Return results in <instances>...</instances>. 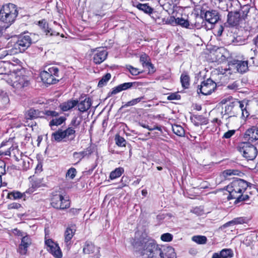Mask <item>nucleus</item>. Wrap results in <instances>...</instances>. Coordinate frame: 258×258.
<instances>
[{"instance_id": "obj_1", "label": "nucleus", "mask_w": 258, "mask_h": 258, "mask_svg": "<svg viewBox=\"0 0 258 258\" xmlns=\"http://www.w3.org/2000/svg\"><path fill=\"white\" fill-rule=\"evenodd\" d=\"M248 186V182L240 178H236L227 186L226 190L229 193L228 200L235 199L234 203L237 204L240 202L246 201L249 199L247 195L243 193Z\"/></svg>"}, {"instance_id": "obj_2", "label": "nucleus", "mask_w": 258, "mask_h": 258, "mask_svg": "<svg viewBox=\"0 0 258 258\" xmlns=\"http://www.w3.org/2000/svg\"><path fill=\"white\" fill-rule=\"evenodd\" d=\"M250 7L248 5H244L235 11H230L228 13L225 24L231 27L238 26L246 19Z\"/></svg>"}, {"instance_id": "obj_3", "label": "nucleus", "mask_w": 258, "mask_h": 258, "mask_svg": "<svg viewBox=\"0 0 258 258\" xmlns=\"http://www.w3.org/2000/svg\"><path fill=\"white\" fill-rule=\"evenodd\" d=\"M18 14L15 5L10 3L4 5L0 10V21L5 24V27H8L15 22Z\"/></svg>"}, {"instance_id": "obj_4", "label": "nucleus", "mask_w": 258, "mask_h": 258, "mask_svg": "<svg viewBox=\"0 0 258 258\" xmlns=\"http://www.w3.org/2000/svg\"><path fill=\"white\" fill-rule=\"evenodd\" d=\"M40 77L44 83L51 85L56 83L61 79L59 76V70L56 67H52L41 72Z\"/></svg>"}, {"instance_id": "obj_5", "label": "nucleus", "mask_w": 258, "mask_h": 258, "mask_svg": "<svg viewBox=\"0 0 258 258\" xmlns=\"http://www.w3.org/2000/svg\"><path fill=\"white\" fill-rule=\"evenodd\" d=\"M32 40L30 35L27 33L20 35L17 41L14 43L13 48L16 53L23 52L30 46Z\"/></svg>"}, {"instance_id": "obj_6", "label": "nucleus", "mask_w": 258, "mask_h": 258, "mask_svg": "<svg viewBox=\"0 0 258 258\" xmlns=\"http://www.w3.org/2000/svg\"><path fill=\"white\" fill-rule=\"evenodd\" d=\"M51 205L56 209L64 210L69 208L70 203L60 191H55L52 194Z\"/></svg>"}, {"instance_id": "obj_7", "label": "nucleus", "mask_w": 258, "mask_h": 258, "mask_svg": "<svg viewBox=\"0 0 258 258\" xmlns=\"http://www.w3.org/2000/svg\"><path fill=\"white\" fill-rule=\"evenodd\" d=\"M238 148L239 152L247 161L253 160L257 155L256 147L249 143H242Z\"/></svg>"}, {"instance_id": "obj_8", "label": "nucleus", "mask_w": 258, "mask_h": 258, "mask_svg": "<svg viewBox=\"0 0 258 258\" xmlns=\"http://www.w3.org/2000/svg\"><path fill=\"white\" fill-rule=\"evenodd\" d=\"M201 16L211 24V28H212L213 25L220 19V16L219 13L215 10L209 9V10H206L202 9L201 10Z\"/></svg>"}, {"instance_id": "obj_9", "label": "nucleus", "mask_w": 258, "mask_h": 258, "mask_svg": "<svg viewBox=\"0 0 258 258\" xmlns=\"http://www.w3.org/2000/svg\"><path fill=\"white\" fill-rule=\"evenodd\" d=\"M216 84L212 79H208L201 83L197 90L198 94L201 93L204 95L211 94L216 88Z\"/></svg>"}, {"instance_id": "obj_10", "label": "nucleus", "mask_w": 258, "mask_h": 258, "mask_svg": "<svg viewBox=\"0 0 258 258\" xmlns=\"http://www.w3.org/2000/svg\"><path fill=\"white\" fill-rule=\"evenodd\" d=\"M229 70H232L234 72L244 73L248 70L247 61L238 60L233 59L228 63Z\"/></svg>"}, {"instance_id": "obj_11", "label": "nucleus", "mask_w": 258, "mask_h": 258, "mask_svg": "<svg viewBox=\"0 0 258 258\" xmlns=\"http://www.w3.org/2000/svg\"><path fill=\"white\" fill-rule=\"evenodd\" d=\"M142 244V253L149 256V253H151L154 250L155 247H157V244L155 241L152 239L144 238L141 242Z\"/></svg>"}, {"instance_id": "obj_12", "label": "nucleus", "mask_w": 258, "mask_h": 258, "mask_svg": "<svg viewBox=\"0 0 258 258\" xmlns=\"http://www.w3.org/2000/svg\"><path fill=\"white\" fill-rule=\"evenodd\" d=\"M46 249L56 258H61L62 253L58 244L52 241L51 239H47L45 241Z\"/></svg>"}, {"instance_id": "obj_13", "label": "nucleus", "mask_w": 258, "mask_h": 258, "mask_svg": "<svg viewBox=\"0 0 258 258\" xmlns=\"http://www.w3.org/2000/svg\"><path fill=\"white\" fill-rule=\"evenodd\" d=\"M138 82H128L124 83L118 85L117 86L112 88V91L109 92L108 96L109 97L111 95H115L122 91L126 90L132 87L136 88L138 86Z\"/></svg>"}, {"instance_id": "obj_14", "label": "nucleus", "mask_w": 258, "mask_h": 258, "mask_svg": "<svg viewBox=\"0 0 258 258\" xmlns=\"http://www.w3.org/2000/svg\"><path fill=\"white\" fill-rule=\"evenodd\" d=\"M107 51L104 48H100L93 50V62L96 64H100L107 58Z\"/></svg>"}, {"instance_id": "obj_15", "label": "nucleus", "mask_w": 258, "mask_h": 258, "mask_svg": "<svg viewBox=\"0 0 258 258\" xmlns=\"http://www.w3.org/2000/svg\"><path fill=\"white\" fill-rule=\"evenodd\" d=\"M13 86L20 90L29 85V82L25 76L16 75L13 80Z\"/></svg>"}, {"instance_id": "obj_16", "label": "nucleus", "mask_w": 258, "mask_h": 258, "mask_svg": "<svg viewBox=\"0 0 258 258\" xmlns=\"http://www.w3.org/2000/svg\"><path fill=\"white\" fill-rule=\"evenodd\" d=\"M244 139L249 142H254L258 140V127L252 126L246 130L244 136Z\"/></svg>"}, {"instance_id": "obj_17", "label": "nucleus", "mask_w": 258, "mask_h": 258, "mask_svg": "<svg viewBox=\"0 0 258 258\" xmlns=\"http://www.w3.org/2000/svg\"><path fill=\"white\" fill-rule=\"evenodd\" d=\"M31 244V239L28 235L23 236L21 243L19 245L18 252L21 254H25L27 253L28 247Z\"/></svg>"}, {"instance_id": "obj_18", "label": "nucleus", "mask_w": 258, "mask_h": 258, "mask_svg": "<svg viewBox=\"0 0 258 258\" xmlns=\"http://www.w3.org/2000/svg\"><path fill=\"white\" fill-rule=\"evenodd\" d=\"M92 153V151L90 147L87 148L85 150L80 152H75L73 154V160L76 162L75 165L79 163L85 156H89Z\"/></svg>"}, {"instance_id": "obj_19", "label": "nucleus", "mask_w": 258, "mask_h": 258, "mask_svg": "<svg viewBox=\"0 0 258 258\" xmlns=\"http://www.w3.org/2000/svg\"><path fill=\"white\" fill-rule=\"evenodd\" d=\"M92 99L90 97H86L84 100L78 101V110L81 112L87 111L92 105Z\"/></svg>"}, {"instance_id": "obj_20", "label": "nucleus", "mask_w": 258, "mask_h": 258, "mask_svg": "<svg viewBox=\"0 0 258 258\" xmlns=\"http://www.w3.org/2000/svg\"><path fill=\"white\" fill-rule=\"evenodd\" d=\"M38 26L46 35L57 36L59 35V33L53 31L51 28L48 27V24L44 19L38 22Z\"/></svg>"}, {"instance_id": "obj_21", "label": "nucleus", "mask_w": 258, "mask_h": 258, "mask_svg": "<svg viewBox=\"0 0 258 258\" xmlns=\"http://www.w3.org/2000/svg\"><path fill=\"white\" fill-rule=\"evenodd\" d=\"M44 112L40 111L38 109H34L33 108L30 109L26 115L27 119H33L38 117H44Z\"/></svg>"}, {"instance_id": "obj_22", "label": "nucleus", "mask_w": 258, "mask_h": 258, "mask_svg": "<svg viewBox=\"0 0 258 258\" xmlns=\"http://www.w3.org/2000/svg\"><path fill=\"white\" fill-rule=\"evenodd\" d=\"M78 103V100H69L60 104V107L62 111H67L74 108Z\"/></svg>"}, {"instance_id": "obj_23", "label": "nucleus", "mask_w": 258, "mask_h": 258, "mask_svg": "<svg viewBox=\"0 0 258 258\" xmlns=\"http://www.w3.org/2000/svg\"><path fill=\"white\" fill-rule=\"evenodd\" d=\"M162 256L163 258H176L174 249L171 246L164 247Z\"/></svg>"}, {"instance_id": "obj_24", "label": "nucleus", "mask_w": 258, "mask_h": 258, "mask_svg": "<svg viewBox=\"0 0 258 258\" xmlns=\"http://www.w3.org/2000/svg\"><path fill=\"white\" fill-rule=\"evenodd\" d=\"M226 6H227V11L228 13L230 11H235L242 7L240 3L237 0H226Z\"/></svg>"}, {"instance_id": "obj_25", "label": "nucleus", "mask_w": 258, "mask_h": 258, "mask_svg": "<svg viewBox=\"0 0 258 258\" xmlns=\"http://www.w3.org/2000/svg\"><path fill=\"white\" fill-rule=\"evenodd\" d=\"M76 231V227L75 225H72L68 227L64 232L65 242L66 243L69 242Z\"/></svg>"}, {"instance_id": "obj_26", "label": "nucleus", "mask_w": 258, "mask_h": 258, "mask_svg": "<svg viewBox=\"0 0 258 258\" xmlns=\"http://www.w3.org/2000/svg\"><path fill=\"white\" fill-rule=\"evenodd\" d=\"M136 7L140 11L144 12L145 13L151 15L154 11V9L150 7L148 4L139 3Z\"/></svg>"}, {"instance_id": "obj_27", "label": "nucleus", "mask_w": 258, "mask_h": 258, "mask_svg": "<svg viewBox=\"0 0 258 258\" xmlns=\"http://www.w3.org/2000/svg\"><path fill=\"white\" fill-rule=\"evenodd\" d=\"M66 118L64 116H60L58 117H55L54 118H52L49 123V125L50 126L52 130H54L53 128V126H58L61 124L64 121Z\"/></svg>"}, {"instance_id": "obj_28", "label": "nucleus", "mask_w": 258, "mask_h": 258, "mask_svg": "<svg viewBox=\"0 0 258 258\" xmlns=\"http://www.w3.org/2000/svg\"><path fill=\"white\" fill-rule=\"evenodd\" d=\"M66 138L64 133L63 130H58L52 134V139L57 142H61L63 139Z\"/></svg>"}, {"instance_id": "obj_29", "label": "nucleus", "mask_w": 258, "mask_h": 258, "mask_svg": "<svg viewBox=\"0 0 258 258\" xmlns=\"http://www.w3.org/2000/svg\"><path fill=\"white\" fill-rule=\"evenodd\" d=\"M154 249L151 253H149L148 258H163L162 257L163 249H161L157 245V247H155Z\"/></svg>"}, {"instance_id": "obj_30", "label": "nucleus", "mask_w": 258, "mask_h": 258, "mask_svg": "<svg viewBox=\"0 0 258 258\" xmlns=\"http://www.w3.org/2000/svg\"><path fill=\"white\" fill-rule=\"evenodd\" d=\"M235 104L236 106H238L240 108L243 117H247L249 116V114L246 110V106H245L243 101H239L236 100H235Z\"/></svg>"}, {"instance_id": "obj_31", "label": "nucleus", "mask_w": 258, "mask_h": 258, "mask_svg": "<svg viewBox=\"0 0 258 258\" xmlns=\"http://www.w3.org/2000/svg\"><path fill=\"white\" fill-rule=\"evenodd\" d=\"M235 100L232 102H230L229 104H227L225 106L224 111L221 112L222 118H224V116L225 115L231 114L232 110L234 107H235Z\"/></svg>"}, {"instance_id": "obj_32", "label": "nucleus", "mask_w": 258, "mask_h": 258, "mask_svg": "<svg viewBox=\"0 0 258 258\" xmlns=\"http://www.w3.org/2000/svg\"><path fill=\"white\" fill-rule=\"evenodd\" d=\"M95 247L90 241H86L83 247V252L85 254H90L94 252Z\"/></svg>"}, {"instance_id": "obj_33", "label": "nucleus", "mask_w": 258, "mask_h": 258, "mask_svg": "<svg viewBox=\"0 0 258 258\" xmlns=\"http://www.w3.org/2000/svg\"><path fill=\"white\" fill-rule=\"evenodd\" d=\"M66 138H67L69 140L73 141L75 139L76 135V131L74 128L69 127L63 131Z\"/></svg>"}, {"instance_id": "obj_34", "label": "nucleus", "mask_w": 258, "mask_h": 258, "mask_svg": "<svg viewBox=\"0 0 258 258\" xmlns=\"http://www.w3.org/2000/svg\"><path fill=\"white\" fill-rule=\"evenodd\" d=\"M10 99L8 95H3L0 96V109L3 110L9 105Z\"/></svg>"}, {"instance_id": "obj_35", "label": "nucleus", "mask_w": 258, "mask_h": 258, "mask_svg": "<svg viewBox=\"0 0 258 258\" xmlns=\"http://www.w3.org/2000/svg\"><path fill=\"white\" fill-rule=\"evenodd\" d=\"M172 131L177 136L183 137L184 136L185 131L184 128L180 125L174 124L172 126Z\"/></svg>"}, {"instance_id": "obj_36", "label": "nucleus", "mask_w": 258, "mask_h": 258, "mask_svg": "<svg viewBox=\"0 0 258 258\" xmlns=\"http://www.w3.org/2000/svg\"><path fill=\"white\" fill-rule=\"evenodd\" d=\"M124 172V169L122 167L116 168L114 170L111 172L109 178L111 179H114L120 177Z\"/></svg>"}, {"instance_id": "obj_37", "label": "nucleus", "mask_w": 258, "mask_h": 258, "mask_svg": "<svg viewBox=\"0 0 258 258\" xmlns=\"http://www.w3.org/2000/svg\"><path fill=\"white\" fill-rule=\"evenodd\" d=\"M246 223V219L244 217H237L226 223V226H230L237 224H242Z\"/></svg>"}, {"instance_id": "obj_38", "label": "nucleus", "mask_w": 258, "mask_h": 258, "mask_svg": "<svg viewBox=\"0 0 258 258\" xmlns=\"http://www.w3.org/2000/svg\"><path fill=\"white\" fill-rule=\"evenodd\" d=\"M222 258H231L233 256V252L231 249L225 248L220 251Z\"/></svg>"}, {"instance_id": "obj_39", "label": "nucleus", "mask_w": 258, "mask_h": 258, "mask_svg": "<svg viewBox=\"0 0 258 258\" xmlns=\"http://www.w3.org/2000/svg\"><path fill=\"white\" fill-rule=\"evenodd\" d=\"M189 77L188 75L182 74L180 77V82L182 86L184 88H188L189 85Z\"/></svg>"}, {"instance_id": "obj_40", "label": "nucleus", "mask_w": 258, "mask_h": 258, "mask_svg": "<svg viewBox=\"0 0 258 258\" xmlns=\"http://www.w3.org/2000/svg\"><path fill=\"white\" fill-rule=\"evenodd\" d=\"M192 240L198 244H203L206 243L207 238L205 236L196 235L192 237Z\"/></svg>"}, {"instance_id": "obj_41", "label": "nucleus", "mask_w": 258, "mask_h": 258, "mask_svg": "<svg viewBox=\"0 0 258 258\" xmlns=\"http://www.w3.org/2000/svg\"><path fill=\"white\" fill-rule=\"evenodd\" d=\"M111 75L109 73L106 74L104 76L102 77V78L99 81L98 84V86L99 87H102L104 85H105L107 82L110 79Z\"/></svg>"}, {"instance_id": "obj_42", "label": "nucleus", "mask_w": 258, "mask_h": 258, "mask_svg": "<svg viewBox=\"0 0 258 258\" xmlns=\"http://www.w3.org/2000/svg\"><path fill=\"white\" fill-rule=\"evenodd\" d=\"M144 99V96H142L140 97H138L135 99H133L132 100L128 101L127 102L125 103L124 105H123L122 107H126L128 106H134L137 103L141 102L142 100Z\"/></svg>"}, {"instance_id": "obj_43", "label": "nucleus", "mask_w": 258, "mask_h": 258, "mask_svg": "<svg viewBox=\"0 0 258 258\" xmlns=\"http://www.w3.org/2000/svg\"><path fill=\"white\" fill-rule=\"evenodd\" d=\"M115 141L116 142V144L119 147H124L125 146V144L126 143V142L125 140L120 137L119 135H116L115 137Z\"/></svg>"}, {"instance_id": "obj_44", "label": "nucleus", "mask_w": 258, "mask_h": 258, "mask_svg": "<svg viewBox=\"0 0 258 258\" xmlns=\"http://www.w3.org/2000/svg\"><path fill=\"white\" fill-rule=\"evenodd\" d=\"M82 121L81 117L74 116L71 120V125H72L74 128L78 127L81 124Z\"/></svg>"}, {"instance_id": "obj_45", "label": "nucleus", "mask_w": 258, "mask_h": 258, "mask_svg": "<svg viewBox=\"0 0 258 258\" xmlns=\"http://www.w3.org/2000/svg\"><path fill=\"white\" fill-rule=\"evenodd\" d=\"M247 38H243L240 36H237L233 40L236 45H242L247 43Z\"/></svg>"}, {"instance_id": "obj_46", "label": "nucleus", "mask_w": 258, "mask_h": 258, "mask_svg": "<svg viewBox=\"0 0 258 258\" xmlns=\"http://www.w3.org/2000/svg\"><path fill=\"white\" fill-rule=\"evenodd\" d=\"M239 173V171L237 170L227 169L223 172V175L225 178H226L227 176H231L232 175H238Z\"/></svg>"}, {"instance_id": "obj_47", "label": "nucleus", "mask_w": 258, "mask_h": 258, "mask_svg": "<svg viewBox=\"0 0 258 258\" xmlns=\"http://www.w3.org/2000/svg\"><path fill=\"white\" fill-rule=\"evenodd\" d=\"M176 22L177 24L185 28H188L189 26L188 21L187 20L184 19L182 18H177V19H176Z\"/></svg>"}, {"instance_id": "obj_48", "label": "nucleus", "mask_w": 258, "mask_h": 258, "mask_svg": "<svg viewBox=\"0 0 258 258\" xmlns=\"http://www.w3.org/2000/svg\"><path fill=\"white\" fill-rule=\"evenodd\" d=\"M32 188L33 189L41 187L42 185V179L37 178L32 181Z\"/></svg>"}, {"instance_id": "obj_49", "label": "nucleus", "mask_w": 258, "mask_h": 258, "mask_svg": "<svg viewBox=\"0 0 258 258\" xmlns=\"http://www.w3.org/2000/svg\"><path fill=\"white\" fill-rule=\"evenodd\" d=\"M149 59H149V56L145 53L142 54L140 56V61L141 63H142L143 67H145L146 66H147L148 63H149L150 62L149 61Z\"/></svg>"}, {"instance_id": "obj_50", "label": "nucleus", "mask_w": 258, "mask_h": 258, "mask_svg": "<svg viewBox=\"0 0 258 258\" xmlns=\"http://www.w3.org/2000/svg\"><path fill=\"white\" fill-rule=\"evenodd\" d=\"M126 68L132 75L137 76L143 73V71L140 72L138 69L130 65L127 66Z\"/></svg>"}, {"instance_id": "obj_51", "label": "nucleus", "mask_w": 258, "mask_h": 258, "mask_svg": "<svg viewBox=\"0 0 258 258\" xmlns=\"http://www.w3.org/2000/svg\"><path fill=\"white\" fill-rule=\"evenodd\" d=\"M76 169L75 168L72 167L68 170L66 176L72 179L76 176Z\"/></svg>"}, {"instance_id": "obj_52", "label": "nucleus", "mask_w": 258, "mask_h": 258, "mask_svg": "<svg viewBox=\"0 0 258 258\" xmlns=\"http://www.w3.org/2000/svg\"><path fill=\"white\" fill-rule=\"evenodd\" d=\"M173 239V235L169 233H166L163 234L161 236V239L163 241L169 242Z\"/></svg>"}, {"instance_id": "obj_53", "label": "nucleus", "mask_w": 258, "mask_h": 258, "mask_svg": "<svg viewBox=\"0 0 258 258\" xmlns=\"http://www.w3.org/2000/svg\"><path fill=\"white\" fill-rule=\"evenodd\" d=\"M44 115H46L47 116L51 117L52 118H54L59 115V113L54 110H45L44 112Z\"/></svg>"}, {"instance_id": "obj_54", "label": "nucleus", "mask_w": 258, "mask_h": 258, "mask_svg": "<svg viewBox=\"0 0 258 258\" xmlns=\"http://www.w3.org/2000/svg\"><path fill=\"white\" fill-rule=\"evenodd\" d=\"M22 194L19 191H13L8 195V197L10 199L13 198V199H20L22 198Z\"/></svg>"}, {"instance_id": "obj_55", "label": "nucleus", "mask_w": 258, "mask_h": 258, "mask_svg": "<svg viewBox=\"0 0 258 258\" xmlns=\"http://www.w3.org/2000/svg\"><path fill=\"white\" fill-rule=\"evenodd\" d=\"M7 63L4 61L0 62V74H6L7 73L6 66Z\"/></svg>"}, {"instance_id": "obj_56", "label": "nucleus", "mask_w": 258, "mask_h": 258, "mask_svg": "<svg viewBox=\"0 0 258 258\" xmlns=\"http://www.w3.org/2000/svg\"><path fill=\"white\" fill-rule=\"evenodd\" d=\"M180 98V95H179L178 93H171L167 96V99L168 100H179Z\"/></svg>"}, {"instance_id": "obj_57", "label": "nucleus", "mask_w": 258, "mask_h": 258, "mask_svg": "<svg viewBox=\"0 0 258 258\" xmlns=\"http://www.w3.org/2000/svg\"><path fill=\"white\" fill-rule=\"evenodd\" d=\"M216 4L218 5V7L223 11H226V10H227L226 0H223L218 3H216Z\"/></svg>"}, {"instance_id": "obj_58", "label": "nucleus", "mask_w": 258, "mask_h": 258, "mask_svg": "<svg viewBox=\"0 0 258 258\" xmlns=\"http://www.w3.org/2000/svg\"><path fill=\"white\" fill-rule=\"evenodd\" d=\"M235 133V130H229L228 132H226L223 136V138L225 139H229Z\"/></svg>"}, {"instance_id": "obj_59", "label": "nucleus", "mask_w": 258, "mask_h": 258, "mask_svg": "<svg viewBox=\"0 0 258 258\" xmlns=\"http://www.w3.org/2000/svg\"><path fill=\"white\" fill-rule=\"evenodd\" d=\"M145 67L148 69L149 74H153L155 72L154 66L151 62L148 63Z\"/></svg>"}, {"instance_id": "obj_60", "label": "nucleus", "mask_w": 258, "mask_h": 258, "mask_svg": "<svg viewBox=\"0 0 258 258\" xmlns=\"http://www.w3.org/2000/svg\"><path fill=\"white\" fill-rule=\"evenodd\" d=\"M80 210L81 209L71 208L69 210L68 213L71 216H73L78 215Z\"/></svg>"}, {"instance_id": "obj_61", "label": "nucleus", "mask_w": 258, "mask_h": 258, "mask_svg": "<svg viewBox=\"0 0 258 258\" xmlns=\"http://www.w3.org/2000/svg\"><path fill=\"white\" fill-rule=\"evenodd\" d=\"M6 172L5 170V163L1 160L0 161V176L4 174Z\"/></svg>"}, {"instance_id": "obj_62", "label": "nucleus", "mask_w": 258, "mask_h": 258, "mask_svg": "<svg viewBox=\"0 0 258 258\" xmlns=\"http://www.w3.org/2000/svg\"><path fill=\"white\" fill-rule=\"evenodd\" d=\"M21 207V204L17 203H13L12 204H10L8 206V209H18L20 208Z\"/></svg>"}, {"instance_id": "obj_63", "label": "nucleus", "mask_w": 258, "mask_h": 258, "mask_svg": "<svg viewBox=\"0 0 258 258\" xmlns=\"http://www.w3.org/2000/svg\"><path fill=\"white\" fill-rule=\"evenodd\" d=\"M195 118L198 120L201 121L202 122V123L204 124H207L208 122L206 118L203 117L202 115H196Z\"/></svg>"}, {"instance_id": "obj_64", "label": "nucleus", "mask_w": 258, "mask_h": 258, "mask_svg": "<svg viewBox=\"0 0 258 258\" xmlns=\"http://www.w3.org/2000/svg\"><path fill=\"white\" fill-rule=\"evenodd\" d=\"M13 233L17 236H24L23 234V232L18 229L17 228H15L13 230Z\"/></svg>"}]
</instances>
